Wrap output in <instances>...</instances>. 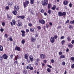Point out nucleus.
Listing matches in <instances>:
<instances>
[{
    "instance_id": "nucleus-1",
    "label": "nucleus",
    "mask_w": 74,
    "mask_h": 74,
    "mask_svg": "<svg viewBox=\"0 0 74 74\" xmlns=\"http://www.w3.org/2000/svg\"><path fill=\"white\" fill-rule=\"evenodd\" d=\"M48 4V0H43V1L42 2V4L43 6H45L46 5L47 6Z\"/></svg>"
},
{
    "instance_id": "nucleus-2",
    "label": "nucleus",
    "mask_w": 74,
    "mask_h": 74,
    "mask_svg": "<svg viewBox=\"0 0 74 74\" xmlns=\"http://www.w3.org/2000/svg\"><path fill=\"white\" fill-rule=\"evenodd\" d=\"M58 15L59 16H62L66 15V13L65 12H63L62 13L61 12H60L58 13Z\"/></svg>"
},
{
    "instance_id": "nucleus-3",
    "label": "nucleus",
    "mask_w": 74,
    "mask_h": 74,
    "mask_svg": "<svg viewBox=\"0 0 74 74\" xmlns=\"http://www.w3.org/2000/svg\"><path fill=\"white\" fill-rule=\"evenodd\" d=\"M29 4V2L28 1H26L25 2H23V5L24 7V8H25L26 7H27Z\"/></svg>"
},
{
    "instance_id": "nucleus-4",
    "label": "nucleus",
    "mask_w": 74,
    "mask_h": 74,
    "mask_svg": "<svg viewBox=\"0 0 74 74\" xmlns=\"http://www.w3.org/2000/svg\"><path fill=\"white\" fill-rule=\"evenodd\" d=\"M32 64H29V65L27 66V70H33V67H32Z\"/></svg>"
},
{
    "instance_id": "nucleus-5",
    "label": "nucleus",
    "mask_w": 74,
    "mask_h": 74,
    "mask_svg": "<svg viewBox=\"0 0 74 74\" xmlns=\"http://www.w3.org/2000/svg\"><path fill=\"white\" fill-rule=\"evenodd\" d=\"M39 22L40 23H41L42 25H44L45 23V21L42 19H40Z\"/></svg>"
},
{
    "instance_id": "nucleus-6",
    "label": "nucleus",
    "mask_w": 74,
    "mask_h": 74,
    "mask_svg": "<svg viewBox=\"0 0 74 74\" xmlns=\"http://www.w3.org/2000/svg\"><path fill=\"white\" fill-rule=\"evenodd\" d=\"M30 40L32 42H34L36 41V38L34 37H32L30 38Z\"/></svg>"
},
{
    "instance_id": "nucleus-7",
    "label": "nucleus",
    "mask_w": 74,
    "mask_h": 74,
    "mask_svg": "<svg viewBox=\"0 0 74 74\" xmlns=\"http://www.w3.org/2000/svg\"><path fill=\"white\" fill-rule=\"evenodd\" d=\"M16 24V21L15 20H12V21L10 22V25L11 26H14Z\"/></svg>"
},
{
    "instance_id": "nucleus-8",
    "label": "nucleus",
    "mask_w": 74,
    "mask_h": 74,
    "mask_svg": "<svg viewBox=\"0 0 74 74\" xmlns=\"http://www.w3.org/2000/svg\"><path fill=\"white\" fill-rule=\"evenodd\" d=\"M40 59H44L45 58V56L44 54H41L40 55Z\"/></svg>"
},
{
    "instance_id": "nucleus-9",
    "label": "nucleus",
    "mask_w": 74,
    "mask_h": 74,
    "mask_svg": "<svg viewBox=\"0 0 74 74\" xmlns=\"http://www.w3.org/2000/svg\"><path fill=\"white\" fill-rule=\"evenodd\" d=\"M19 7L16 5H15V6H14V10L17 11H18L19 10Z\"/></svg>"
},
{
    "instance_id": "nucleus-10",
    "label": "nucleus",
    "mask_w": 74,
    "mask_h": 74,
    "mask_svg": "<svg viewBox=\"0 0 74 74\" xmlns=\"http://www.w3.org/2000/svg\"><path fill=\"white\" fill-rule=\"evenodd\" d=\"M7 19H8V20H9V21H10V20H11L12 19V16L11 15H9L8 14H7Z\"/></svg>"
},
{
    "instance_id": "nucleus-11",
    "label": "nucleus",
    "mask_w": 74,
    "mask_h": 74,
    "mask_svg": "<svg viewBox=\"0 0 74 74\" xmlns=\"http://www.w3.org/2000/svg\"><path fill=\"white\" fill-rule=\"evenodd\" d=\"M3 57L4 59H7V58H8V56L5 54H4L3 55Z\"/></svg>"
},
{
    "instance_id": "nucleus-12",
    "label": "nucleus",
    "mask_w": 74,
    "mask_h": 74,
    "mask_svg": "<svg viewBox=\"0 0 74 74\" xmlns=\"http://www.w3.org/2000/svg\"><path fill=\"white\" fill-rule=\"evenodd\" d=\"M50 41L51 43H53L55 42V38L53 37H51Z\"/></svg>"
},
{
    "instance_id": "nucleus-13",
    "label": "nucleus",
    "mask_w": 74,
    "mask_h": 74,
    "mask_svg": "<svg viewBox=\"0 0 74 74\" xmlns=\"http://www.w3.org/2000/svg\"><path fill=\"white\" fill-rule=\"evenodd\" d=\"M15 50L16 51H21V48L19 47H18V46H16L15 48Z\"/></svg>"
},
{
    "instance_id": "nucleus-14",
    "label": "nucleus",
    "mask_w": 74,
    "mask_h": 74,
    "mask_svg": "<svg viewBox=\"0 0 74 74\" xmlns=\"http://www.w3.org/2000/svg\"><path fill=\"white\" fill-rule=\"evenodd\" d=\"M21 32L22 33V37H25V32L24 30H21Z\"/></svg>"
},
{
    "instance_id": "nucleus-15",
    "label": "nucleus",
    "mask_w": 74,
    "mask_h": 74,
    "mask_svg": "<svg viewBox=\"0 0 74 74\" xmlns=\"http://www.w3.org/2000/svg\"><path fill=\"white\" fill-rule=\"evenodd\" d=\"M17 18H21L22 19H23L25 18V16H17Z\"/></svg>"
},
{
    "instance_id": "nucleus-16",
    "label": "nucleus",
    "mask_w": 74,
    "mask_h": 74,
    "mask_svg": "<svg viewBox=\"0 0 74 74\" xmlns=\"http://www.w3.org/2000/svg\"><path fill=\"white\" fill-rule=\"evenodd\" d=\"M68 47L70 48H73V45L71 43H70L68 45Z\"/></svg>"
},
{
    "instance_id": "nucleus-17",
    "label": "nucleus",
    "mask_w": 74,
    "mask_h": 74,
    "mask_svg": "<svg viewBox=\"0 0 74 74\" xmlns=\"http://www.w3.org/2000/svg\"><path fill=\"white\" fill-rule=\"evenodd\" d=\"M29 58L30 59L31 62H33V61L34 60V59H33V56H30Z\"/></svg>"
},
{
    "instance_id": "nucleus-18",
    "label": "nucleus",
    "mask_w": 74,
    "mask_h": 74,
    "mask_svg": "<svg viewBox=\"0 0 74 74\" xmlns=\"http://www.w3.org/2000/svg\"><path fill=\"white\" fill-rule=\"evenodd\" d=\"M68 1H64L63 2V4H64V5H67V4H68Z\"/></svg>"
},
{
    "instance_id": "nucleus-19",
    "label": "nucleus",
    "mask_w": 74,
    "mask_h": 74,
    "mask_svg": "<svg viewBox=\"0 0 74 74\" xmlns=\"http://www.w3.org/2000/svg\"><path fill=\"white\" fill-rule=\"evenodd\" d=\"M13 14H14V15H16V14H17V11L14 10L12 12Z\"/></svg>"
},
{
    "instance_id": "nucleus-20",
    "label": "nucleus",
    "mask_w": 74,
    "mask_h": 74,
    "mask_svg": "<svg viewBox=\"0 0 74 74\" xmlns=\"http://www.w3.org/2000/svg\"><path fill=\"white\" fill-rule=\"evenodd\" d=\"M66 57L63 55H62L60 56V59H64Z\"/></svg>"
},
{
    "instance_id": "nucleus-21",
    "label": "nucleus",
    "mask_w": 74,
    "mask_h": 74,
    "mask_svg": "<svg viewBox=\"0 0 74 74\" xmlns=\"http://www.w3.org/2000/svg\"><path fill=\"white\" fill-rule=\"evenodd\" d=\"M30 31L31 32H33V33L34 32V28H31L30 29Z\"/></svg>"
},
{
    "instance_id": "nucleus-22",
    "label": "nucleus",
    "mask_w": 74,
    "mask_h": 74,
    "mask_svg": "<svg viewBox=\"0 0 74 74\" xmlns=\"http://www.w3.org/2000/svg\"><path fill=\"white\" fill-rule=\"evenodd\" d=\"M52 7V4L51 3H49L48 5V9H50Z\"/></svg>"
},
{
    "instance_id": "nucleus-23",
    "label": "nucleus",
    "mask_w": 74,
    "mask_h": 74,
    "mask_svg": "<svg viewBox=\"0 0 74 74\" xmlns=\"http://www.w3.org/2000/svg\"><path fill=\"white\" fill-rule=\"evenodd\" d=\"M72 38H70V36H69L67 38V39L69 41H70L71 40Z\"/></svg>"
},
{
    "instance_id": "nucleus-24",
    "label": "nucleus",
    "mask_w": 74,
    "mask_h": 74,
    "mask_svg": "<svg viewBox=\"0 0 74 74\" xmlns=\"http://www.w3.org/2000/svg\"><path fill=\"white\" fill-rule=\"evenodd\" d=\"M18 24H17V25L19 27H20V26H22V24L21 23H18Z\"/></svg>"
},
{
    "instance_id": "nucleus-25",
    "label": "nucleus",
    "mask_w": 74,
    "mask_h": 74,
    "mask_svg": "<svg viewBox=\"0 0 74 74\" xmlns=\"http://www.w3.org/2000/svg\"><path fill=\"white\" fill-rule=\"evenodd\" d=\"M0 51H3V47L1 45H0Z\"/></svg>"
},
{
    "instance_id": "nucleus-26",
    "label": "nucleus",
    "mask_w": 74,
    "mask_h": 74,
    "mask_svg": "<svg viewBox=\"0 0 74 74\" xmlns=\"http://www.w3.org/2000/svg\"><path fill=\"white\" fill-rule=\"evenodd\" d=\"M24 58L26 59H27L28 58V56H27V54H25L24 55Z\"/></svg>"
},
{
    "instance_id": "nucleus-27",
    "label": "nucleus",
    "mask_w": 74,
    "mask_h": 74,
    "mask_svg": "<svg viewBox=\"0 0 74 74\" xmlns=\"http://www.w3.org/2000/svg\"><path fill=\"white\" fill-rule=\"evenodd\" d=\"M23 73H24V74H27V71L25 70L23 71Z\"/></svg>"
},
{
    "instance_id": "nucleus-28",
    "label": "nucleus",
    "mask_w": 74,
    "mask_h": 74,
    "mask_svg": "<svg viewBox=\"0 0 74 74\" xmlns=\"http://www.w3.org/2000/svg\"><path fill=\"white\" fill-rule=\"evenodd\" d=\"M21 43L22 44H24L25 43V40L24 39H23L22 40Z\"/></svg>"
},
{
    "instance_id": "nucleus-29",
    "label": "nucleus",
    "mask_w": 74,
    "mask_h": 74,
    "mask_svg": "<svg viewBox=\"0 0 74 74\" xmlns=\"http://www.w3.org/2000/svg\"><path fill=\"white\" fill-rule=\"evenodd\" d=\"M34 0H30V3L31 4H33L34 3Z\"/></svg>"
},
{
    "instance_id": "nucleus-30",
    "label": "nucleus",
    "mask_w": 74,
    "mask_h": 74,
    "mask_svg": "<svg viewBox=\"0 0 74 74\" xmlns=\"http://www.w3.org/2000/svg\"><path fill=\"white\" fill-rule=\"evenodd\" d=\"M37 28L39 30L41 29V26H38L37 27Z\"/></svg>"
},
{
    "instance_id": "nucleus-31",
    "label": "nucleus",
    "mask_w": 74,
    "mask_h": 74,
    "mask_svg": "<svg viewBox=\"0 0 74 74\" xmlns=\"http://www.w3.org/2000/svg\"><path fill=\"white\" fill-rule=\"evenodd\" d=\"M70 23H71V25L72 24H74V20H73V21H71L70 22Z\"/></svg>"
},
{
    "instance_id": "nucleus-32",
    "label": "nucleus",
    "mask_w": 74,
    "mask_h": 74,
    "mask_svg": "<svg viewBox=\"0 0 74 74\" xmlns=\"http://www.w3.org/2000/svg\"><path fill=\"white\" fill-rule=\"evenodd\" d=\"M69 29H72V28H73V27L71 25H69Z\"/></svg>"
},
{
    "instance_id": "nucleus-33",
    "label": "nucleus",
    "mask_w": 74,
    "mask_h": 74,
    "mask_svg": "<svg viewBox=\"0 0 74 74\" xmlns=\"http://www.w3.org/2000/svg\"><path fill=\"white\" fill-rule=\"evenodd\" d=\"M53 37L55 39H57L58 38V36L57 35H54Z\"/></svg>"
},
{
    "instance_id": "nucleus-34",
    "label": "nucleus",
    "mask_w": 74,
    "mask_h": 74,
    "mask_svg": "<svg viewBox=\"0 0 74 74\" xmlns=\"http://www.w3.org/2000/svg\"><path fill=\"white\" fill-rule=\"evenodd\" d=\"M47 71L48 72H49V73H50L51 72V69L50 68H48L47 69Z\"/></svg>"
},
{
    "instance_id": "nucleus-35",
    "label": "nucleus",
    "mask_w": 74,
    "mask_h": 74,
    "mask_svg": "<svg viewBox=\"0 0 74 74\" xmlns=\"http://www.w3.org/2000/svg\"><path fill=\"white\" fill-rule=\"evenodd\" d=\"M47 12L49 14H51L52 12L51 11V10H49Z\"/></svg>"
},
{
    "instance_id": "nucleus-36",
    "label": "nucleus",
    "mask_w": 74,
    "mask_h": 74,
    "mask_svg": "<svg viewBox=\"0 0 74 74\" xmlns=\"http://www.w3.org/2000/svg\"><path fill=\"white\" fill-rule=\"evenodd\" d=\"M18 55H17V56H15V60H17L18 58Z\"/></svg>"
},
{
    "instance_id": "nucleus-37",
    "label": "nucleus",
    "mask_w": 74,
    "mask_h": 74,
    "mask_svg": "<svg viewBox=\"0 0 74 74\" xmlns=\"http://www.w3.org/2000/svg\"><path fill=\"white\" fill-rule=\"evenodd\" d=\"M41 13H44V9H41Z\"/></svg>"
},
{
    "instance_id": "nucleus-38",
    "label": "nucleus",
    "mask_w": 74,
    "mask_h": 74,
    "mask_svg": "<svg viewBox=\"0 0 74 74\" xmlns=\"http://www.w3.org/2000/svg\"><path fill=\"white\" fill-rule=\"evenodd\" d=\"M28 26H30V27H32V26H33V24L32 23H29L28 24Z\"/></svg>"
},
{
    "instance_id": "nucleus-39",
    "label": "nucleus",
    "mask_w": 74,
    "mask_h": 74,
    "mask_svg": "<svg viewBox=\"0 0 74 74\" xmlns=\"http://www.w3.org/2000/svg\"><path fill=\"white\" fill-rule=\"evenodd\" d=\"M71 60H72L73 61H74V57H71Z\"/></svg>"
},
{
    "instance_id": "nucleus-40",
    "label": "nucleus",
    "mask_w": 74,
    "mask_h": 74,
    "mask_svg": "<svg viewBox=\"0 0 74 74\" xmlns=\"http://www.w3.org/2000/svg\"><path fill=\"white\" fill-rule=\"evenodd\" d=\"M2 26H4L5 25V23L4 22H3L2 23Z\"/></svg>"
},
{
    "instance_id": "nucleus-41",
    "label": "nucleus",
    "mask_w": 74,
    "mask_h": 74,
    "mask_svg": "<svg viewBox=\"0 0 74 74\" xmlns=\"http://www.w3.org/2000/svg\"><path fill=\"white\" fill-rule=\"evenodd\" d=\"M5 10H9V6H7L5 7Z\"/></svg>"
},
{
    "instance_id": "nucleus-42",
    "label": "nucleus",
    "mask_w": 74,
    "mask_h": 74,
    "mask_svg": "<svg viewBox=\"0 0 74 74\" xmlns=\"http://www.w3.org/2000/svg\"><path fill=\"white\" fill-rule=\"evenodd\" d=\"M62 64L63 66H65L66 64V63L64 62H62Z\"/></svg>"
},
{
    "instance_id": "nucleus-43",
    "label": "nucleus",
    "mask_w": 74,
    "mask_h": 74,
    "mask_svg": "<svg viewBox=\"0 0 74 74\" xmlns=\"http://www.w3.org/2000/svg\"><path fill=\"white\" fill-rule=\"evenodd\" d=\"M5 38H8V36L7 35V34H5Z\"/></svg>"
},
{
    "instance_id": "nucleus-44",
    "label": "nucleus",
    "mask_w": 74,
    "mask_h": 74,
    "mask_svg": "<svg viewBox=\"0 0 74 74\" xmlns=\"http://www.w3.org/2000/svg\"><path fill=\"white\" fill-rule=\"evenodd\" d=\"M65 43V41L64 40H62V45H63V44H64Z\"/></svg>"
},
{
    "instance_id": "nucleus-45",
    "label": "nucleus",
    "mask_w": 74,
    "mask_h": 74,
    "mask_svg": "<svg viewBox=\"0 0 74 74\" xmlns=\"http://www.w3.org/2000/svg\"><path fill=\"white\" fill-rule=\"evenodd\" d=\"M14 63L15 64H17L18 63V61L17 60H16L14 62Z\"/></svg>"
},
{
    "instance_id": "nucleus-46",
    "label": "nucleus",
    "mask_w": 74,
    "mask_h": 74,
    "mask_svg": "<svg viewBox=\"0 0 74 74\" xmlns=\"http://www.w3.org/2000/svg\"><path fill=\"white\" fill-rule=\"evenodd\" d=\"M0 30L1 32H4V29L3 28H1Z\"/></svg>"
},
{
    "instance_id": "nucleus-47",
    "label": "nucleus",
    "mask_w": 74,
    "mask_h": 74,
    "mask_svg": "<svg viewBox=\"0 0 74 74\" xmlns=\"http://www.w3.org/2000/svg\"><path fill=\"white\" fill-rule=\"evenodd\" d=\"M9 40L10 41H13V40L12 39V37H10L9 38Z\"/></svg>"
},
{
    "instance_id": "nucleus-48",
    "label": "nucleus",
    "mask_w": 74,
    "mask_h": 74,
    "mask_svg": "<svg viewBox=\"0 0 74 74\" xmlns=\"http://www.w3.org/2000/svg\"><path fill=\"white\" fill-rule=\"evenodd\" d=\"M3 56H2L0 55V59L1 60H2V59H3Z\"/></svg>"
},
{
    "instance_id": "nucleus-49",
    "label": "nucleus",
    "mask_w": 74,
    "mask_h": 74,
    "mask_svg": "<svg viewBox=\"0 0 74 74\" xmlns=\"http://www.w3.org/2000/svg\"><path fill=\"white\" fill-rule=\"evenodd\" d=\"M38 64V62H37V61H36L35 62V65L36 66H37Z\"/></svg>"
},
{
    "instance_id": "nucleus-50",
    "label": "nucleus",
    "mask_w": 74,
    "mask_h": 74,
    "mask_svg": "<svg viewBox=\"0 0 74 74\" xmlns=\"http://www.w3.org/2000/svg\"><path fill=\"white\" fill-rule=\"evenodd\" d=\"M62 27V26L60 25L59 26L57 27L58 29H60Z\"/></svg>"
},
{
    "instance_id": "nucleus-51",
    "label": "nucleus",
    "mask_w": 74,
    "mask_h": 74,
    "mask_svg": "<svg viewBox=\"0 0 74 74\" xmlns=\"http://www.w3.org/2000/svg\"><path fill=\"white\" fill-rule=\"evenodd\" d=\"M59 54L60 55H62V52L60 51L59 52Z\"/></svg>"
},
{
    "instance_id": "nucleus-52",
    "label": "nucleus",
    "mask_w": 74,
    "mask_h": 74,
    "mask_svg": "<svg viewBox=\"0 0 74 74\" xmlns=\"http://www.w3.org/2000/svg\"><path fill=\"white\" fill-rule=\"evenodd\" d=\"M69 7H70L71 8L72 7V4L71 3H70L69 4Z\"/></svg>"
},
{
    "instance_id": "nucleus-53",
    "label": "nucleus",
    "mask_w": 74,
    "mask_h": 74,
    "mask_svg": "<svg viewBox=\"0 0 74 74\" xmlns=\"http://www.w3.org/2000/svg\"><path fill=\"white\" fill-rule=\"evenodd\" d=\"M54 60L53 59H52L51 60V63H54Z\"/></svg>"
},
{
    "instance_id": "nucleus-54",
    "label": "nucleus",
    "mask_w": 74,
    "mask_h": 74,
    "mask_svg": "<svg viewBox=\"0 0 74 74\" xmlns=\"http://www.w3.org/2000/svg\"><path fill=\"white\" fill-rule=\"evenodd\" d=\"M72 69H74V64H73L71 66Z\"/></svg>"
},
{
    "instance_id": "nucleus-55",
    "label": "nucleus",
    "mask_w": 74,
    "mask_h": 74,
    "mask_svg": "<svg viewBox=\"0 0 74 74\" xmlns=\"http://www.w3.org/2000/svg\"><path fill=\"white\" fill-rule=\"evenodd\" d=\"M52 10H55V7H53L51 8Z\"/></svg>"
},
{
    "instance_id": "nucleus-56",
    "label": "nucleus",
    "mask_w": 74,
    "mask_h": 74,
    "mask_svg": "<svg viewBox=\"0 0 74 74\" xmlns=\"http://www.w3.org/2000/svg\"><path fill=\"white\" fill-rule=\"evenodd\" d=\"M47 66H48V67L49 68H50V69H52V66H51L49 65H47Z\"/></svg>"
},
{
    "instance_id": "nucleus-57",
    "label": "nucleus",
    "mask_w": 74,
    "mask_h": 74,
    "mask_svg": "<svg viewBox=\"0 0 74 74\" xmlns=\"http://www.w3.org/2000/svg\"><path fill=\"white\" fill-rule=\"evenodd\" d=\"M40 59L39 58H38L36 59V61L37 62H38L40 61Z\"/></svg>"
},
{
    "instance_id": "nucleus-58",
    "label": "nucleus",
    "mask_w": 74,
    "mask_h": 74,
    "mask_svg": "<svg viewBox=\"0 0 74 74\" xmlns=\"http://www.w3.org/2000/svg\"><path fill=\"white\" fill-rule=\"evenodd\" d=\"M43 62L44 63H46L47 62V61L46 60H43Z\"/></svg>"
},
{
    "instance_id": "nucleus-59",
    "label": "nucleus",
    "mask_w": 74,
    "mask_h": 74,
    "mask_svg": "<svg viewBox=\"0 0 74 74\" xmlns=\"http://www.w3.org/2000/svg\"><path fill=\"white\" fill-rule=\"evenodd\" d=\"M71 43L72 44H74V40H73L71 42Z\"/></svg>"
},
{
    "instance_id": "nucleus-60",
    "label": "nucleus",
    "mask_w": 74,
    "mask_h": 74,
    "mask_svg": "<svg viewBox=\"0 0 74 74\" xmlns=\"http://www.w3.org/2000/svg\"><path fill=\"white\" fill-rule=\"evenodd\" d=\"M69 21H70L69 20H67L66 22V23H69Z\"/></svg>"
},
{
    "instance_id": "nucleus-61",
    "label": "nucleus",
    "mask_w": 74,
    "mask_h": 74,
    "mask_svg": "<svg viewBox=\"0 0 74 74\" xmlns=\"http://www.w3.org/2000/svg\"><path fill=\"white\" fill-rule=\"evenodd\" d=\"M44 15H45V16H47V12H45L44 13Z\"/></svg>"
},
{
    "instance_id": "nucleus-62",
    "label": "nucleus",
    "mask_w": 74,
    "mask_h": 74,
    "mask_svg": "<svg viewBox=\"0 0 74 74\" xmlns=\"http://www.w3.org/2000/svg\"><path fill=\"white\" fill-rule=\"evenodd\" d=\"M61 39H64V36H62L60 38Z\"/></svg>"
},
{
    "instance_id": "nucleus-63",
    "label": "nucleus",
    "mask_w": 74,
    "mask_h": 74,
    "mask_svg": "<svg viewBox=\"0 0 74 74\" xmlns=\"http://www.w3.org/2000/svg\"><path fill=\"white\" fill-rule=\"evenodd\" d=\"M29 32V30L28 29H26V32L27 33H28Z\"/></svg>"
},
{
    "instance_id": "nucleus-64",
    "label": "nucleus",
    "mask_w": 74,
    "mask_h": 74,
    "mask_svg": "<svg viewBox=\"0 0 74 74\" xmlns=\"http://www.w3.org/2000/svg\"><path fill=\"white\" fill-rule=\"evenodd\" d=\"M10 58H13V55L12 54H11L10 56Z\"/></svg>"
}]
</instances>
